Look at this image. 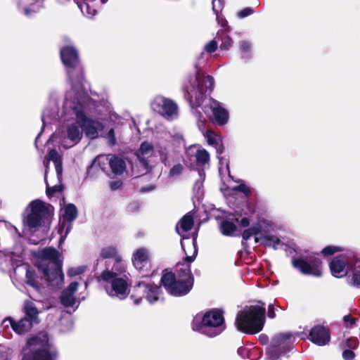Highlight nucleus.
Listing matches in <instances>:
<instances>
[{"label": "nucleus", "instance_id": "9d476101", "mask_svg": "<svg viewBox=\"0 0 360 360\" xmlns=\"http://www.w3.org/2000/svg\"><path fill=\"white\" fill-rule=\"evenodd\" d=\"M198 79V77H190L188 84H185L184 86L185 98L197 107L202 105L205 93L203 88L200 86Z\"/></svg>", "mask_w": 360, "mask_h": 360}, {"label": "nucleus", "instance_id": "2eb2a0df", "mask_svg": "<svg viewBox=\"0 0 360 360\" xmlns=\"http://www.w3.org/2000/svg\"><path fill=\"white\" fill-rule=\"evenodd\" d=\"M348 259L345 255L341 254L334 257L329 263L331 274L335 278H343L347 274L346 266Z\"/></svg>", "mask_w": 360, "mask_h": 360}, {"label": "nucleus", "instance_id": "6e6552de", "mask_svg": "<svg viewBox=\"0 0 360 360\" xmlns=\"http://www.w3.org/2000/svg\"><path fill=\"white\" fill-rule=\"evenodd\" d=\"M73 112L77 123L84 131L85 135L91 139L98 138V131H103L104 129L103 124L96 120L88 117L80 106H75Z\"/></svg>", "mask_w": 360, "mask_h": 360}, {"label": "nucleus", "instance_id": "aec40b11", "mask_svg": "<svg viewBox=\"0 0 360 360\" xmlns=\"http://www.w3.org/2000/svg\"><path fill=\"white\" fill-rule=\"evenodd\" d=\"M6 321H9L13 330L19 335L28 332L32 328L34 323L25 317L22 318L18 321H15L11 317H6L4 319L2 323L4 324Z\"/></svg>", "mask_w": 360, "mask_h": 360}, {"label": "nucleus", "instance_id": "412c9836", "mask_svg": "<svg viewBox=\"0 0 360 360\" xmlns=\"http://www.w3.org/2000/svg\"><path fill=\"white\" fill-rule=\"evenodd\" d=\"M126 278H115L111 281V287L112 290L115 292V295L120 299H125L129 294V290H128V283L127 281V276H124Z\"/></svg>", "mask_w": 360, "mask_h": 360}, {"label": "nucleus", "instance_id": "7c9ffc66", "mask_svg": "<svg viewBox=\"0 0 360 360\" xmlns=\"http://www.w3.org/2000/svg\"><path fill=\"white\" fill-rule=\"evenodd\" d=\"M26 283L35 288L37 290H39L41 288V283L39 282L38 278L39 276L37 275L34 270L27 269L26 271Z\"/></svg>", "mask_w": 360, "mask_h": 360}, {"label": "nucleus", "instance_id": "37998d69", "mask_svg": "<svg viewBox=\"0 0 360 360\" xmlns=\"http://www.w3.org/2000/svg\"><path fill=\"white\" fill-rule=\"evenodd\" d=\"M63 190V185H56L52 187L47 186L46 189V195L51 198L57 192H61Z\"/></svg>", "mask_w": 360, "mask_h": 360}, {"label": "nucleus", "instance_id": "7ed1b4c3", "mask_svg": "<svg viewBox=\"0 0 360 360\" xmlns=\"http://www.w3.org/2000/svg\"><path fill=\"white\" fill-rule=\"evenodd\" d=\"M28 210L29 213L23 216V223L30 229H36L42 226L49 220L53 207L39 199H35L28 204L26 211Z\"/></svg>", "mask_w": 360, "mask_h": 360}, {"label": "nucleus", "instance_id": "5701e85b", "mask_svg": "<svg viewBox=\"0 0 360 360\" xmlns=\"http://www.w3.org/2000/svg\"><path fill=\"white\" fill-rule=\"evenodd\" d=\"M200 70L201 69H198V71L195 72V77H198V80L199 82L200 86L203 88L205 92H211L213 90L214 86V78L211 75H205L200 72Z\"/></svg>", "mask_w": 360, "mask_h": 360}, {"label": "nucleus", "instance_id": "393cba45", "mask_svg": "<svg viewBox=\"0 0 360 360\" xmlns=\"http://www.w3.org/2000/svg\"><path fill=\"white\" fill-rule=\"evenodd\" d=\"M228 31L227 29H221L217 33L216 39L221 41L219 45L221 50H229L233 45V40L227 34Z\"/></svg>", "mask_w": 360, "mask_h": 360}, {"label": "nucleus", "instance_id": "58836bf2", "mask_svg": "<svg viewBox=\"0 0 360 360\" xmlns=\"http://www.w3.org/2000/svg\"><path fill=\"white\" fill-rule=\"evenodd\" d=\"M343 249L340 247L328 245L325 247L321 251V253L324 256H330L333 255L336 252H342Z\"/></svg>", "mask_w": 360, "mask_h": 360}, {"label": "nucleus", "instance_id": "a211bd4d", "mask_svg": "<svg viewBox=\"0 0 360 360\" xmlns=\"http://www.w3.org/2000/svg\"><path fill=\"white\" fill-rule=\"evenodd\" d=\"M100 257L102 259H114L115 264L113 268L118 271H124L123 260L122 256L118 253L115 246H107L103 248L100 252Z\"/></svg>", "mask_w": 360, "mask_h": 360}, {"label": "nucleus", "instance_id": "4be33fe9", "mask_svg": "<svg viewBox=\"0 0 360 360\" xmlns=\"http://www.w3.org/2000/svg\"><path fill=\"white\" fill-rule=\"evenodd\" d=\"M50 160L53 161L54 163L57 175H60L63 171V159L55 148L50 149L48 153L46 163L44 162L46 168L48 167Z\"/></svg>", "mask_w": 360, "mask_h": 360}, {"label": "nucleus", "instance_id": "338daca9", "mask_svg": "<svg viewBox=\"0 0 360 360\" xmlns=\"http://www.w3.org/2000/svg\"><path fill=\"white\" fill-rule=\"evenodd\" d=\"M32 2L30 4V5H34L39 2V0H32Z\"/></svg>", "mask_w": 360, "mask_h": 360}, {"label": "nucleus", "instance_id": "c9c22d12", "mask_svg": "<svg viewBox=\"0 0 360 360\" xmlns=\"http://www.w3.org/2000/svg\"><path fill=\"white\" fill-rule=\"evenodd\" d=\"M194 224V220L189 214H185L180 220V226L184 231L186 232L192 229Z\"/></svg>", "mask_w": 360, "mask_h": 360}, {"label": "nucleus", "instance_id": "39448f33", "mask_svg": "<svg viewBox=\"0 0 360 360\" xmlns=\"http://www.w3.org/2000/svg\"><path fill=\"white\" fill-rule=\"evenodd\" d=\"M27 345L30 347H39L32 353L31 360H56L58 357L56 351H51L49 335L46 333H40L30 338Z\"/></svg>", "mask_w": 360, "mask_h": 360}, {"label": "nucleus", "instance_id": "680f3d73", "mask_svg": "<svg viewBox=\"0 0 360 360\" xmlns=\"http://www.w3.org/2000/svg\"><path fill=\"white\" fill-rule=\"evenodd\" d=\"M23 11H24L25 15H30L32 13L37 12L36 10H34V9H32L30 8H27V7L23 8Z\"/></svg>", "mask_w": 360, "mask_h": 360}, {"label": "nucleus", "instance_id": "f704fd0d", "mask_svg": "<svg viewBox=\"0 0 360 360\" xmlns=\"http://www.w3.org/2000/svg\"><path fill=\"white\" fill-rule=\"evenodd\" d=\"M351 283L356 287H360V259H356L354 264Z\"/></svg>", "mask_w": 360, "mask_h": 360}, {"label": "nucleus", "instance_id": "13d9d810", "mask_svg": "<svg viewBox=\"0 0 360 360\" xmlns=\"http://www.w3.org/2000/svg\"><path fill=\"white\" fill-rule=\"evenodd\" d=\"M267 316L270 319H274L276 316V314L274 311V306L273 304H270L268 306Z\"/></svg>", "mask_w": 360, "mask_h": 360}, {"label": "nucleus", "instance_id": "4c0bfd02", "mask_svg": "<svg viewBox=\"0 0 360 360\" xmlns=\"http://www.w3.org/2000/svg\"><path fill=\"white\" fill-rule=\"evenodd\" d=\"M43 257L45 259H52L53 262L58 261L57 259V250L53 248H45L42 251Z\"/></svg>", "mask_w": 360, "mask_h": 360}, {"label": "nucleus", "instance_id": "3c124183", "mask_svg": "<svg viewBox=\"0 0 360 360\" xmlns=\"http://www.w3.org/2000/svg\"><path fill=\"white\" fill-rule=\"evenodd\" d=\"M255 230L254 229H252L251 227L247 229H245L243 231V232L241 234V236L243 238V240H245L247 241L248 240H249L252 236H256L255 233Z\"/></svg>", "mask_w": 360, "mask_h": 360}, {"label": "nucleus", "instance_id": "8fccbe9b", "mask_svg": "<svg viewBox=\"0 0 360 360\" xmlns=\"http://www.w3.org/2000/svg\"><path fill=\"white\" fill-rule=\"evenodd\" d=\"M359 345V340L356 338L351 337L346 341V346L352 349H356Z\"/></svg>", "mask_w": 360, "mask_h": 360}, {"label": "nucleus", "instance_id": "f8f14e48", "mask_svg": "<svg viewBox=\"0 0 360 360\" xmlns=\"http://www.w3.org/2000/svg\"><path fill=\"white\" fill-rule=\"evenodd\" d=\"M132 262L135 268L143 274L149 276L151 271V259L147 249L141 248L133 254Z\"/></svg>", "mask_w": 360, "mask_h": 360}, {"label": "nucleus", "instance_id": "c756f323", "mask_svg": "<svg viewBox=\"0 0 360 360\" xmlns=\"http://www.w3.org/2000/svg\"><path fill=\"white\" fill-rule=\"evenodd\" d=\"M219 229L224 236H233L237 231V226L233 222L225 219L221 221Z\"/></svg>", "mask_w": 360, "mask_h": 360}, {"label": "nucleus", "instance_id": "69168bd1", "mask_svg": "<svg viewBox=\"0 0 360 360\" xmlns=\"http://www.w3.org/2000/svg\"><path fill=\"white\" fill-rule=\"evenodd\" d=\"M259 340L262 344L265 345L267 342V337L266 336H260Z\"/></svg>", "mask_w": 360, "mask_h": 360}, {"label": "nucleus", "instance_id": "052dcab7", "mask_svg": "<svg viewBox=\"0 0 360 360\" xmlns=\"http://www.w3.org/2000/svg\"><path fill=\"white\" fill-rule=\"evenodd\" d=\"M252 229H254L255 231V234L257 235L258 233H259L262 231V226L259 223H256L254 225H252L251 226Z\"/></svg>", "mask_w": 360, "mask_h": 360}, {"label": "nucleus", "instance_id": "f257e3e1", "mask_svg": "<svg viewBox=\"0 0 360 360\" xmlns=\"http://www.w3.org/2000/svg\"><path fill=\"white\" fill-rule=\"evenodd\" d=\"M193 330L208 337L220 335L226 328L224 311L219 308L211 309L203 314H196L191 323Z\"/></svg>", "mask_w": 360, "mask_h": 360}, {"label": "nucleus", "instance_id": "a878e982", "mask_svg": "<svg viewBox=\"0 0 360 360\" xmlns=\"http://www.w3.org/2000/svg\"><path fill=\"white\" fill-rule=\"evenodd\" d=\"M109 165L112 172L117 175L122 174L126 169L124 160L116 155H112L110 159Z\"/></svg>", "mask_w": 360, "mask_h": 360}, {"label": "nucleus", "instance_id": "6e6d98bb", "mask_svg": "<svg viewBox=\"0 0 360 360\" xmlns=\"http://www.w3.org/2000/svg\"><path fill=\"white\" fill-rule=\"evenodd\" d=\"M122 181L120 180L112 181L110 182V188L112 191H115L119 189L122 186Z\"/></svg>", "mask_w": 360, "mask_h": 360}, {"label": "nucleus", "instance_id": "a19ab883", "mask_svg": "<svg viewBox=\"0 0 360 360\" xmlns=\"http://www.w3.org/2000/svg\"><path fill=\"white\" fill-rule=\"evenodd\" d=\"M234 191L243 193L246 197H249L251 195L250 188L244 183L240 184L233 188Z\"/></svg>", "mask_w": 360, "mask_h": 360}, {"label": "nucleus", "instance_id": "0e129e2a", "mask_svg": "<svg viewBox=\"0 0 360 360\" xmlns=\"http://www.w3.org/2000/svg\"><path fill=\"white\" fill-rule=\"evenodd\" d=\"M80 274V272H79V271H77L76 269H70V270L69 271V274H70V276H75V275H77V274Z\"/></svg>", "mask_w": 360, "mask_h": 360}, {"label": "nucleus", "instance_id": "e433bc0d", "mask_svg": "<svg viewBox=\"0 0 360 360\" xmlns=\"http://www.w3.org/2000/svg\"><path fill=\"white\" fill-rule=\"evenodd\" d=\"M60 300L65 307H73L76 302V300L73 295L64 292H61Z\"/></svg>", "mask_w": 360, "mask_h": 360}, {"label": "nucleus", "instance_id": "864d4df0", "mask_svg": "<svg viewBox=\"0 0 360 360\" xmlns=\"http://www.w3.org/2000/svg\"><path fill=\"white\" fill-rule=\"evenodd\" d=\"M206 137L207 139L208 144L213 145V144L216 143V142H217L216 135H215L214 132H213L212 131L207 130L206 132Z\"/></svg>", "mask_w": 360, "mask_h": 360}, {"label": "nucleus", "instance_id": "b1692460", "mask_svg": "<svg viewBox=\"0 0 360 360\" xmlns=\"http://www.w3.org/2000/svg\"><path fill=\"white\" fill-rule=\"evenodd\" d=\"M147 284V283L140 281L134 286L131 299L133 300L135 304H139L142 299L146 297Z\"/></svg>", "mask_w": 360, "mask_h": 360}, {"label": "nucleus", "instance_id": "1a4fd4ad", "mask_svg": "<svg viewBox=\"0 0 360 360\" xmlns=\"http://www.w3.org/2000/svg\"><path fill=\"white\" fill-rule=\"evenodd\" d=\"M38 270L44 274L46 281L49 285L58 284L59 281L63 280L62 264L60 261L49 263H40L37 265Z\"/></svg>", "mask_w": 360, "mask_h": 360}, {"label": "nucleus", "instance_id": "20e7f679", "mask_svg": "<svg viewBox=\"0 0 360 360\" xmlns=\"http://www.w3.org/2000/svg\"><path fill=\"white\" fill-rule=\"evenodd\" d=\"M194 284V277L189 279H178L175 273L168 269L162 272L160 285L164 287L168 294L174 297H183L188 294Z\"/></svg>", "mask_w": 360, "mask_h": 360}, {"label": "nucleus", "instance_id": "79ce46f5", "mask_svg": "<svg viewBox=\"0 0 360 360\" xmlns=\"http://www.w3.org/2000/svg\"><path fill=\"white\" fill-rule=\"evenodd\" d=\"M218 48V41L216 39L211 40L204 46V51L208 53H212L217 51Z\"/></svg>", "mask_w": 360, "mask_h": 360}, {"label": "nucleus", "instance_id": "72a5a7b5", "mask_svg": "<svg viewBox=\"0 0 360 360\" xmlns=\"http://www.w3.org/2000/svg\"><path fill=\"white\" fill-rule=\"evenodd\" d=\"M262 240V243L266 247H272L274 249H277V245L282 244L281 240L276 236L272 235H264L261 237Z\"/></svg>", "mask_w": 360, "mask_h": 360}, {"label": "nucleus", "instance_id": "ea45409f", "mask_svg": "<svg viewBox=\"0 0 360 360\" xmlns=\"http://www.w3.org/2000/svg\"><path fill=\"white\" fill-rule=\"evenodd\" d=\"M100 278L105 282H111L115 278H117V274L112 271L105 270L100 275Z\"/></svg>", "mask_w": 360, "mask_h": 360}, {"label": "nucleus", "instance_id": "473e14b6", "mask_svg": "<svg viewBox=\"0 0 360 360\" xmlns=\"http://www.w3.org/2000/svg\"><path fill=\"white\" fill-rule=\"evenodd\" d=\"M195 157V162L198 166L202 167L210 162V154L205 148L197 150Z\"/></svg>", "mask_w": 360, "mask_h": 360}, {"label": "nucleus", "instance_id": "423d86ee", "mask_svg": "<svg viewBox=\"0 0 360 360\" xmlns=\"http://www.w3.org/2000/svg\"><path fill=\"white\" fill-rule=\"evenodd\" d=\"M294 348V342L291 333H279L273 337L266 351L270 360H277L281 356L286 354Z\"/></svg>", "mask_w": 360, "mask_h": 360}, {"label": "nucleus", "instance_id": "bf43d9fd", "mask_svg": "<svg viewBox=\"0 0 360 360\" xmlns=\"http://www.w3.org/2000/svg\"><path fill=\"white\" fill-rule=\"evenodd\" d=\"M343 320L345 323H350L351 325H354L356 323V319L352 317L350 315H346L344 316Z\"/></svg>", "mask_w": 360, "mask_h": 360}, {"label": "nucleus", "instance_id": "dca6fc26", "mask_svg": "<svg viewBox=\"0 0 360 360\" xmlns=\"http://www.w3.org/2000/svg\"><path fill=\"white\" fill-rule=\"evenodd\" d=\"M153 150L154 148L152 143L143 141L141 143L139 149L135 153L139 163L146 170V173L150 172L151 170V167L146 158L152 155Z\"/></svg>", "mask_w": 360, "mask_h": 360}, {"label": "nucleus", "instance_id": "4d7b16f0", "mask_svg": "<svg viewBox=\"0 0 360 360\" xmlns=\"http://www.w3.org/2000/svg\"><path fill=\"white\" fill-rule=\"evenodd\" d=\"M236 221H238L239 225L243 228H247L250 224V221L248 217H243L240 221L236 219Z\"/></svg>", "mask_w": 360, "mask_h": 360}, {"label": "nucleus", "instance_id": "603ef678", "mask_svg": "<svg viewBox=\"0 0 360 360\" xmlns=\"http://www.w3.org/2000/svg\"><path fill=\"white\" fill-rule=\"evenodd\" d=\"M106 137L108 138L109 143L110 145L114 146L116 143L117 140H116V137H115V130L113 128H111L108 131V132L106 135Z\"/></svg>", "mask_w": 360, "mask_h": 360}, {"label": "nucleus", "instance_id": "774afa93", "mask_svg": "<svg viewBox=\"0 0 360 360\" xmlns=\"http://www.w3.org/2000/svg\"><path fill=\"white\" fill-rule=\"evenodd\" d=\"M70 229H71V225L70 224V225L68 226L67 229H66V234L70 231Z\"/></svg>", "mask_w": 360, "mask_h": 360}, {"label": "nucleus", "instance_id": "a18cd8bd", "mask_svg": "<svg viewBox=\"0 0 360 360\" xmlns=\"http://www.w3.org/2000/svg\"><path fill=\"white\" fill-rule=\"evenodd\" d=\"M184 171V167L181 164L178 163L174 165L169 170V176L174 177L179 176Z\"/></svg>", "mask_w": 360, "mask_h": 360}, {"label": "nucleus", "instance_id": "2f4dec72", "mask_svg": "<svg viewBox=\"0 0 360 360\" xmlns=\"http://www.w3.org/2000/svg\"><path fill=\"white\" fill-rule=\"evenodd\" d=\"M64 211L63 218L69 223H72L78 216V210L73 203L68 204Z\"/></svg>", "mask_w": 360, "mask_h": 360}, {"label": "nucleus", "instance_id": "f03ea898", "mask_svg": "<svg viewBox=\"0 0 360 360\" xmlns=\"http://www.w3.org/2000/svg\"><path fill=\"white\" fill-rule=\"evenodd\" d=\"M262 305H251L240 311L236 319V326L238 330L247 334L259 333L264 324L266 309Z\"/></svg>", "mask_w": 360, "mask_h": 360}, {"label": "nucleus", "instance_id": "c03bdc74", "mask_svg": "<svg viewBox=\"0 0 360 360\" xmlns=\"http://www.w3.org/2000/svg\"><path fill=\"white\" fill-rule=\"evenodd\" d=\"M212 10L216 14V18L217 21L219 24L221 25V26L223 27V29H227L229 30V27L228 26V22L226 19L223 18L221 13H219L218 11H217L214 8V6H212Z\"/></svg>", "mask_w": 360, "mask_h": 360}, {"label": "nucleus", "instance_id": "49530a36", "mask_svg": "<svg viewBox=\"0 0 360 360\" xmlns=\"http://www.w3.org/2000/svg\"><path fill=\"white\" fill-rule=\"evenodd\" d=\"M239 49L241 53L246 54L250 52L251 45L249 41L243 40L239 42Z\"/></svg>", "mask_w": 360, "mask_h": 360}, {"label": "nucleus", "instance_id": "de8ad7c7", "mask_svg": "<svg viewBox=\"0 0 360 360\" xmlns=\"http://www.w3.org/2000/svg\"><path fill=\"white\" fill-rule=\"evenodd\" d=\"M79 283L77 281L71 282L69 285L64 289L62 292H67L68 294L73 295L77 291Z\"/></svg>", "mask_w": 360, "mask_h": 360}, {"label": "nucleus", "instance_id": "9b49d317", "mask_svg": "<svg viewBox=\"0 0 360 360\" xmlns=\"http://www.w3.org/2000/svg\"><path fill=\"white\" fill-rule=\"evenodd\" d=\"M152 110L164 117H171L177 113V105L171 99L162 96H156L151 102Z\"/></svg>", "mask_w": 360, "mask_h": 360}, {"label": "nucleus", "instance_id": "4468645a", "mask_svg": "<svg viewBox=\"0 0 360 360\" xmlns=\"http://www.w3.org/2000/svg\"><path fill=\"white\" fill-rule=\"evenodd\" d=\"M60 56L65 68H77L80 65L79 52L72 46H65L60 49Z\"/></svg>", "mask_w": 360, "mask_h": 360}, {"label": "nucleus", "instance_id": "e2e57ef3", "mask_svg": "<svg viewBox=\"0 0 360 360\" xmlns=\"http://www.w3.org/2000/svg\"><path fill=\"white\" fill-rule=\"evenodd\" d=\"M155 188L154 186H150L148 187H143L141 189V191L142 192H147V191H152L153 188Z\"/></svg>", "mask_w": 360, "mask_h": 360}, {"label": "nucleus", "instance_id": "bb28decb", "mask_svg": "<svg viewBox=\"0 0 360 360\" xmlns=\"http://www.w3.org/2000/svg\"><path fill=\"white\" fill-rule=\"evenodd\" d=\"M23 311L25 313V316L30 321H31L32 323H39V319H38V314L39 311L37 307L34 306V304L32 302H26L25 303L24 307H23Z\"/></svg>", "mask_w": 360, "mask_h": 360}, {"label": "nucleus", "instance_id": "0eeeda50", "mask_svg": "<svg viewBox=\"0 0 360 360\" xmlns=\"http://www.w3.org/2000/svg\"><path fill=\"white\" fill-rule=\"evenodd\" d=\"M292 265L304 275H311L314 277H321L322 276L323 262L316 255H309L304 258L293 257Z\"/></svg>", "mask_w": 360, "mask_h": 360}, {"label": "nucleus", "instance_id": "cd10ccee", "mask_svg": "<svg viewBox=\"0 0 360 360\" xmlns=\"http://www.w3.org/2000/svg\"><path fill=\"white\" fill-rule=\"evenodd\" d=\"M80 128L81 127L77 122L68 125L67 128L68 138L75 142V143H78L82 137V133L80 131Z\"/></svg>", "mask_w": 360, "mask_h": 360}, {"label": "nucleus", "instance_id": "6ab92c4d", "mask_svg": "<svg viewBox=\"0 0 360 360\" xmlns=\"http://www.w3.org/2000/svg\"><path fill=\"white\" fill-rule=\"evenodd\" d=\"M198 255V251L195 248L193 255L188 256L186 255L184 258V262H179L176 264V266H179V265H181L182 266L180 267L176 270V277L178 279H189L190 276L194 277L191 269V263L193 262Z\"/></svg>", "mask_w": 360, "mask_h": 360}, {"label": "nucleus", "instance_id": "5fc2aeb1", "mask_svg": "<svg viewBox=\"0 0 360 360\" xmlns=\"http://www.w3.org/2000/svg\"><path fill=\"white\" fill-rule=\"evenodd\" d=\"M342 356L345 360H353L355 357V353L352 349H345Z\"/></svg>", "mask_w": 360, "mask_h": 360}, {"label": "nucleus", "instance_id": "ddd939ff", "mask_svg": "<svg viewBox=\"0 0 360 360\" xmlns=\"http://www.w3.org/2000/svg\"><path fill=\"white\" fill-rule=\"evenodd\" d=\"M308 339L318 346H325L330 341V331L327 326L316 325L309 331Z\"/></svg>", "mask_w": 360, "mask_h": 360}, {"label": "nucleus", "instance_id": "09e8293b", "mask_svg": "<svg viewBox=\"0 0 360 360\" xmlns=\"http://www.w3.org/2000/svg\"><path fill=\"white\" fill-rule=\"evenodd\" d=\"M254 9L251 7H246L238 13V17L239 18H246L254 13Z\"/></svg>", "mask_w": 360, "mask_h": 360}, {"label": "nucleus", "instance_id": "f3484780", "mask_svg": "<svg viewBox=\"0 0 360 360\" xmlns=\"http://www.w3.org/2000/svg\"><path fill=\"white\" fill-rule=\"evenodd\" d=\"M212 116L210 117L212 121L219 126L225 125L229 120V114L227 110L223 108L219 101L212 99Z\"/></svg>", "mask_w": 360, "mask_h": 360}, {"label": "nucleus", "instance_id": "c85d7f7f", "mask_svg": "<svg viewBox=\"0 0 360 360\" xmlns=\"http://www.w3.org/2000/svg\"><path fill=\"white\" fill-rule=\"evenodd\" d=\"M160 292L161 290L159 286L153 283H148L146 298L150 304H153L159 300Z\"/></svg>", "mask_w": 360, "mask_h": 360}]
</instances>
